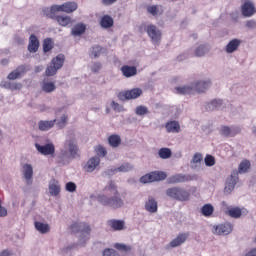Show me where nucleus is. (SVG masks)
Returning <instances> with one entry per match:
<instances>
[{"instance_id":"50","label":"nucleus","mask_w":256,"mask_h":256,"mask_svg":"<svg viewBox=\"0 0 256 256\" xmlns=\"http://www.w3.org/2000/svg\"><path fill=\"white\" fill-rule=\"evenodd\" d=\"M67 119V115H63L61 119L57 122V127H59V129H63V127L67 125Z\"/></svg>"},{"instance_id":"22","label":"nucleus","mask_w":256,"mask_h":256,"mask_svg":"<svg viewBox=\"0 0 256 256\" xmlns=\"http://www.w3.org/2000/svg\"><path fill=\"white\" fill-rule=\"evenodd\" d=\"M57 123V120H41L38 122V129L39 131H49V129H53L55 127V124Z\"/></svg>"},{"instance_id":"5","label":"nucleus","mask_w":256,"mask_h":256,"mask_svg":"<svg viewBox=\"0 0 256 256\" xmlns=\"http://www.w3.org/2000/svg\"><path fill=\"white\" fill-rule=\"evenodd\" d=\"M167 197L175 199L176 201H189L191 194L189 191L181 187H171L166 190Z\"/></svg>"},{"instance_id":"4","label":"nucleus","mask_w":256,"mask_h":256,"mask_svg":"<svg viewBox=\"0 0 256 256\" xmlns=\"http://www.w3.org/2000/svg\"><path fill=\"white\" fill-rule=\"evenodd\" d=\"M70 229L73 233H79L80 231V243H85L86 241H89V237L91 235V226H89V224L85 222H82L80 224L74 222L70 226Z\"/></svg>"},{"instance_id":"1","label":"nucleus","mask_w":256,"mask_h":256,"mask_svg":"<svg viewBox=\"0 0 256 256\" xmlns=\"http://www.w3.org/2000/svg\"><path fill=\"white\" fill-rule=\"evenodd\" d=\"M105 194H99L97 196L98 203L106 207H112V209H119L123 207V200L119 197V191L115 182L111 181L108 186L104 188Z\"/></svg>"},{"instance_id":"55","label":"nucleus","mask_w":256,"mask_h":256,"mask_svg":"<svg viewBox=\"0 0 256 256\" xmlns=\"http://www.w3.org/2000/svg\"><path fill=\"white\" fill-rule=\"evenodd\" d=\"M117 0H102L103 5H113Z\"/></svg>"},{"instance_id":"37","label":"nucleus","mask_w":256,"mask_h":256,"mask_svg":"<svg viewBox=\"0 0 256 256\" xmlns=\"http://www.w3.org/2000/svg\"><path fill=\"white\" fill-rule=\"evenodd\" d=\"M35 227L37 231H39V233H42V234L49 233V231L51 230V228L49 227V224H45L42 222H35Z\"/></svg>"},{"instance_id":"58","label":"nucleus","mask_w":256,"mask_h":256,"mask_svg":"<svg viewBox=\"0 0 256 256\" xmlns=\"http://www.w3.org/2000/svg\"><path fill=\"white\" fill-rule=\"evenodd\" d=\"M245 256H256V248L250 250Z\"/></svg>"},{"instance_id":"23","label":"nucleus","mask_w":256,"mask_h":256,"mask_svg":"<svg viewBox=\"0 0 256 256\" xmlns=\"http://www.w3.org/2000/svg\"><path fill=\"white\" fill-rule=\"evenodd\" d=\"M85 31H87V26L84 23H78L72 28L71 35H73V37H81Z\"/></svg>"},{"instance_id":"31","label":"nucleus","mask_w":256,"mask_h":256,"mask_svg":"<svg viewBox=\"0 0 256 256\" xmlns=\"http://www.w3.org/2000/svg\"><path fill=\"white\" fill-rule=\"evenodd\" d=\"M239 45H241V41L239 39L231 40L226 46V53H234L236 49H239Z\"/></svg>"},{"instance_id":"26","label":"nucleus","mask_w":256,"mask_h":256,"mask_svg":"<svg viewBox=\"0 0 256 256\" xmlns=\"http://www.w3.org/2000/svg\"><path fill=\"white\" fill-rule=\"evenodd\" d=\"M124 77H135L137 75V68L135 66L124 65L121 67Z\"/></svg>"},{"instance_id":"6","label":"nucleus","mask_w":256,"mask_h":256,"mask_svg":"<svg viewBox=\"0 0 256 256\" xmlns=\"http://www.w3.org/2000/svg\"><path fill=\"white\" fill-rule=\"evenodd\" d=\"M63 63H65V55L59 54L54 57L51 60L50 65L46 68V77H53V75H57V71L63 67Z\"/></svg>"},{"instance_id":"3","label":"nucleus","mask_w":256,"mask_h":256,"mask_svg":"<svg viewBox=\"0 0 256 256\" xmlns=\"http://www.w3.org/2000/svg\"><path fill=\"white\" fill-rule=\"evenodd\" d=\"M211 87V80L198 81L193 86L176 87L178 95H193L194 93H205Z\"/></svg>"},{"instance_id":"21","label":"nucleus","mask_w":256,"mask_h":256,"mask_svg":"<svg viewBox=\"0 0 256 256\" xmlns=\"http://www.w3.org/2000/svg\"><path fill=\"white\" fill-rule=\"evenodd\" d=\"M225 213L229 217H232V219H239L243 213H245V209H241L239 207H229Z\"/></svg>"},{"instance_id":"27","label":"nucleus","mask_w":256,"mask_h":256,"mask_svg":"<svg viewBox=\"0 0 256 256\" xmlns=\"http://www.w3.org/2000/svg\"><path fill=\"white\" fill-rule=\"evenodd\" d=\"M113 25H114L113 17H111L109 15H104L100 19V27H102V29H111V27H113Z\"/></svg>"},{"instance_id":"53","label":"nucleus","mask_w":256,"mask_h":256,"mask_svg":"<svg viewBox=\"0 0 256 256\" xmlns=\"http://www.w3.org/2000/svg\"><path fill=\"white\" fill-rule=\"evenodd\" d=\"M97 155H100V157H105V155H107V150H105V148H103V146H98V148L96 149Z\"/></svg>"},{"instance_id":"11","label":"nucleus","mask_w":256,"mask_h":256,"mask_svg":"<svg viewBox=\"0 0 256 256\" xmlns=\"http://www.w3.org/2000/svg\"><path fill=\"white\" fill-rule=\"evenodd\" d=\"M64 148L66 150L64 155H67L68 152L71 159H77V157H79V148L75 140H67L64 144Z\"/></svg>"},{"instance_id":"44","label":"nucleus","mask_w":256,"mask_h":256,"mask_svg":"<svg viewBox=\"0 0 256 256\" xmlns=\"http://www.w3.org/2000/svg\"><path fill=\"white\" fill-rule=\"evenodd\" d=\"M207 51H209V48H207V46L200 45L195 50V57H203V55H205Z\"/></svg>"},{"instance_id":"24","label":"nucleus","mask_w":256,"mask_h":256,"mask_svg":"<svg viewBox=\"0 0 256 256\" xmlns=\"http://www.w3.org/2000/svg\"><path fill=\"white\" fill-rule=\"evenodd\" d=\"M49 193L52 197H57L61 193V186L59 185V181L53 179L49 184Z\"/></svg>"},{"instance_id":"15","label":"nucleus","mask_w":256,"mask_h":256,"mask_svg":"<svg viewBox=\"0 0 256 256\" xmlns=\"http://www.w3.org/2000/svg\"><path fill=\"white\" fill-rule=\"evenodd\" d=\"M100 163L101 159L99 157H92L85 164L84 171H86V173H93V171L99 167Z\"/></svg>"},{"instance_id":"60","label":"nucleus","mask_w":256,"mask_h":256,"mask_svg":"<svg viewBox=\"0 0 256 256\" xmlns=\"http://www.w3.org/2000/svg\"><path fill=\"white\" fill-rule=\"evenodd\" d=\"M9 63V60H2V65H7Z\"/></svg>"},{"instance_id":"12","label":"nucleus","mask_w":256,"mask_h":256,"mask_svg":"<svg viewBox=\"0 0 256 256\" xmlns=\"http://www.w3.org/2000/svg\"><path fill=\"white\" fill-rule=\"evenodd\" d=\"M146 33L152 42L159 43V41H161V31L157 29V26L153 24L148 25L146 27Z\"/></svg>"},{"instance_id":"42","label":"nucleus","mask_w":256,"mask_h":256,"mask_svg":"<svg viewBox=\"0 0 256 256\" xmlns=\"http://www.w3.org/2000/svg\"><path fill=\"white\" fill-rule=\"evenodd\" d=\"M133 165L129 163H123L118 168L114 169V171H119L120 173H128V171H132Z\"/></svg>"},{"instance_id":"8","label":"nucleus","mask_w":256,"mask_h":256,"mask_svg":"<svg viewBox=\"0 0 256 256\" xmlns=\"http://www.w3.org/2000/svg\"><path fill=\"white\" fill-rule=\"evenodd\" d=\"M167 173L163 171H155L146 174L140 178V183H155V181H165Z\"/></svg>"},{"instance_id":"34","label":"nucleus","mask_w":256,"mask_h":256,"mask_svg":"<svg viewBox=\"0 0 256 256\" xmlns=\"http://www.w3.org/2000/svg\"><path fill=\"white\" fill-rule=\"evenodd\" d=\"M108 143L110 147H119V145H121V137L117 134H113L109 136Z\"/></svg>"},{"instance_id":"14","label":"nucleus","mask_w":256,"mask_h":256,"mask_svg":"<svg viewBox=\"0 0 256 256\" xmlns=\"http://www.w3.org/2000/svg\"><path fill=\"white\" fill-rule=\"evenodd\" d=\"M29 69L25 65L18 66L14 71L10 72L7 76V79L10 81H15V79H21L24 74L27 73Z\"/></svg>"},{"instance_id":"13","label":"nucleus","mask_w":256,"mask_h":256,"mask_svg":"<svg viewBox=\"0 0 256 256\" xmlns=\"http://www.w3.org/2000/svg\"><path fill=\"white\" fill-rule=\"evenodd\" d=\"M35 147L37 152L41 153V155H55V145H53V143H48L46 145L36 143Z\"/></svg>"},{"instance_id":"16","label":"nucleus","mask_w":256,"mask_h":256,"mask_svg":"<svg viewBox=\"0 0 256 256\" xmlns=\"http://www.w3.org/2000/svg\"><path fill=\"white\" fill-rule=\"evenodd\" d=\"M241 12L243 17H253L256 13L255 4L249 1L245 2L241 7Z\"/></svg>"},{"instance_id":"51","label":"nucleus","mask_w":256,"mask_h":256,"mask_svg":"<svg viewBox=\"0 0 256 256\" xmlns=\"http://www.w3.org/2000/svg\"><path fill=\"white\" fill-rule=\"evenodd\" d=\"M103 256H117V252L114 249L107 248L103 251Z\"/></svg>"},{"instance_id":"20","label":"nucleus","mask_w":256,"mask_h":256,"mask_svg":"<svg viewBox=\"0 0 256 256\" xmlns=\"http://www.w3.org/2000/svg\"><path fill=\"white\" fill-rule=\"evenodd\" d=\"M28 51L30 53H37L39 51V39L34 34L29 37Z\"/></svg>"},{"instance_id":"48","label":"nucleus","mask_w":256,"mask_h":256,"mask_svg":"<svg viewBox=\"0 0 256 256\" xmlns=\"http://www.w3.org/2000/svg\"><path fill=\"white\" fill-rule=\"evenodd\" d=\"M204 161L207 167H213V165H215V157L212 155H206Z\"/></svg>"},{"instance_id":"17","label":"nucleus","mask_w":256,"mask_h":256,"mask_svg":"<svg viewBox=\"0 0 256 256\" xmlns=\"http://www.w3.org/2000/svg\"><path fill=\"white\" fill-rule=\"evenodd\" d=\"M233 231V224L224 223L215 227L216 235H229Z\"/></svg>"},{"instance_id":"45","label":"nucleus","mask_w":256,"mask_h":256,"mask_svg":"<svg viewBox=\"0 0 256 256\" xmlns=\"http://www.w3.org/2000/svg\"><path fill=\"white\" fill-rule=\"evenodd\" d=\"M103 48L101 46H93L90 51V57L97 58L101 55Z\"/></svg>"},{"instance_id":"52","label":"nucleus","mask_w":256,"mask_h":256,"mask_svg":"<svg viewBox=\"0 0 256 256\" xmlns=\"http://www.w3.org/2000/svg\"><path fill=\"white\" fill-rule=\"evenodd\" d=\"M111 107L114 111H123V106H121L119 103L112 101Z\"/></svg>"},{"instance_id":"18","label":"nucleus","mask_w":256,"mask_h":256,"mask_svg":"<svg viewBox=\"0 0 256 256\" xmlns=\"http://www.w3.org/2000/svg\"><path fill=\"white\" fill-rule=\"evenodd\" d=\"M189 239V232L180 233L175 239L170 242V247L175 248L183 245Z\"/></svg>"},{"instance_id":"35","label":"nucleus","mask_w":256,"mask_h":256,"mask_svg":"<svg viewBox=\"0 0 256 256\" xmlns=\"http://www.w3.org/2000/svg\"><path fill=\"white\" fill-rule=\"evenodd\" d=\"M213 211H215V208H213V205L211 204H205L201 208V213L204 217H211L213 215Z\"/></svg>"},{"instance_id":"25","label":"nucleus","mask_w":256,"mask_h":256,"mask_svg":"<svg viewBox=\"0 0 256 256\" xmlns=\"http://www.w3.org/2000/svg\"><path fill=\"white\" fill-rule=\"evenodd\" d=\"M221 135H224L225 137H235L237 133H241V129L239 128H229L228 126H222L220 130Z\"/></svg>"},{"instance_id":"63","label":"nucleus","mask_w":256,"mask_h":256,"mask_svg":"<svg viewBox=\"0 0 256 256\" xmlns=\"http://www.w3.org/2000/svg\"><path fill=\"white\" fill-rule=\"evenodd\" d=\"M254 243H256V236H255V238H254Z\"/></svg>"},{"instance_id":"56","label":"nucleus","mask_w":256,"mask_h":256,"mask_svg":"<svg viewBox=\"0 0 256 256\" xmlns=\"http://www.w3.org/2000/svg\"><path fill=\"white\" fill-rule=\"evenodd\" d=\"M247 27H250L251 29H253V27H256V22L253 20H250L246 23Z\"/></svg>"},{"instance_id":"59","label":"nucleus","mask_w":256,"mask_h":256,"mask_svg":"<svg viewBox=\"0 0 256 256\" xmlns=\"http://www.w3.org/2000/svg\"><path fill=\"white\" fill-rule=\"evenodd\" d=\"M40 71H43V66H37L35 68V73H39Z\"/></svg>"},{"instance_id":"57","label":"nucleus","mask_w":256,"mask_h":256,"mask_svg":"<svg viewBox=\"0 0 256 256\" xmlns=\"http://www.w3.org/2000/svg\"><path fill=\"white\" fill-rule=\"evenodd\" d=\"M13 255V253H11V251L9 250H3L2 252H0V256H11Z\"/></svg>"},{"instance_id":"2","label":"nucleus","mask_w":256,"mask_h":256,"mask_svg":"<svg viewBox=\"0 0 256 256\" xmlns=\"http://www.w3.org/2000/svg\"><path fill=\"white\" fill-rule=\"evenodd\" d=\"M251 167V162L249 160H243L237 170H234L228 178L226 186L224 188V193H231L233 189H235V185H237V182L239 181V173H247Z\"/></svg>"},{"instance_id":"32","label":"nucleus","mask_w":256,"mask_h":256,"mask_svg":"<svg viewBox=\"0 0 256 256\" xmlns=\"http://www.w3.org/2000/svg\"><path fill=\"white\" fill-rule=\"evenodd\" d=\"M23 169V175L26 181H31V179H33V166H31V164H25Z\"/></svg>"},{"instance_id":"29","label":"nucleus","mask_w":256,"mask_h":256,"mask_svg":"<svg viewBox=\"0 0 256 256\" xmlns=\"http://www.w3.org/2000/svg\"><path fill=\"white\" fill-rule=\"evenodd\" d=\"M167 133H179L181 131V126L177 121H169L165 125Z\"/></svg>"},{"instance_id":"36","label":"nucleus","mask_w":256,"mask_h":256,"mask_svg":"<svg viewBox=\"0 0 256 256\" xmlns=\"http://www.w3.org/2000/svg\"><path fill=\"white\" fill-rule=\"evenodd\" d=\"M4 87L10 91H19L23 89V84L15 82H5Z\"/></svg>"},{"instance_id":"28","label":"nucleus","mask_w":256,"mask_h":256,"mask_svg":"<svg viewBox=\"0 0 256 256\" xmlns=\"http://www.w3.org/2000/svg\"><path fill=\"white\" fill-rule=\"evenodd\" d=\"M145 209L148 213H157V201L153 197H149L148 201L145 203Z\"/></svg>"},{"instance_id":"30","label":"nucleus","mask_w":256,"mask_h":256,"mask_svg":"<svg viewBox=\"0 0 256 256\" xmlns=\"http://www.w3.org/2000/svg\"><path fill=\"white\" fill-rule=\"evenodd\" d=\"M167 181L170 185H175L176 183H185L186 181H189V179H187V176L185 175L176 174L169 177Z\"/></svg>"},{"instance_id":"10","label":"nucleus","mask_w":256,"mask_h":256,"mask_svg":"<svg viewBox=\"0 0 256 256\" xmlns=\"http://www.w3.org/2000/svg\"><path fill=\"white\" fill-rule=\"evenodd\" d=\"M143 95V90L141 88H134L131 90L123 91L118 94V99L120 101H129V99H137Z\"/></svg>"},{"instance_id":"49","label":"nucleus","mask_w":256,"mask_h":256,"mask_svg":"<svg viewBox=\"0 0 256 256\" xmlns=\"http://www.w3.org/2000/svg\"><path fill=\"white\" fill-rule=\"evenodd\" d=\"M66 191L69 193H75V191H77V185L73 182H68L66 184Z\"/></svg>"},{"instance_id":"40","label":"nucleus","mask_w":256,"mask_h":256,"mask_svg":"<svg viewBox=\"0 0 256 256\" xmlns=\"http://www.w3.org/2000/svg\"><path fill=\"white\" fill-rule=\"evenodd\" d=\"M158 155H159L160 159H169L171 157V155H172L171 149H169V148H161L158 151Z\"/></svg>"},{"instance_id":"38","label":"nucleus","mask_w":256,"mask_h":256,"mask_svg":"<svg viewBox=\"0 0 256 256\" xmlns=\"http://www.w3.org/2000/svg\"><path fill=\"white\" fill-rule=\"evenodd\" d=\"M55 89H57V87L55 86V83H53V82H44L42 85V90L45 93H53V91H55Z\"/></svg>"},{"instance_id":"19","label":"nucleus","mask_w":256,"mask_h":256,"mask_svg":"<svg viewBox=\"0 0 256 256\" xmlns=\"http://www.w3.org/2000/svg\"><path fill=\"white\" fill-rule=\"evenodd\" d=\"M108 227L113 231H123L125 229V221L111 219L107 221Z\"/></svg>"},{"instance_id":"61","label":"nucleus","mask_w":256,"mask_h":256,"mask_svg":"<svg viewBox=\"0 0 256 256\" xmlns=\"http://www.w3.org/2000/svg\"><path fill=\"white\" fill-rule=\"evenodd\" d=\"M253 133H254V135H256V128L253 129Z\"/></svg>"},{"instance_id":"41","label":"nucleus","mask_w":256,"mask_h":256,"mask_svg":"<svg viewBox=\"0 0 256 256\" xmlns=\"http://www.w3.org/2000/svg\"><path fill=\"white\" fill-rule=\"evenodd\" d=\"M53 49V40L51 38H46L43 42L44 53H49Z\"/></svg>"},{"instance_id":"62","label":"nucleus","mask_w":256,"mask_h":256,"mask_svg":"<svg viewBox=\"0 0 256 256\" xmlns=\"http://www.w3.org/2000/svg\"><path fill=\"white\" fill-rule=\"evenodd\" d=\"M178 60H179V61H181V56H180V57H178Z\"/></svg>"},{"instance_id":"33","label":"nucleus","mask_w":256,"mask_h":256,"mask_svg":"<svg viewBox=\"0 0 256 256\" xmlns=\"http://www.w3.org/2000/svg\"><path fill=\"white\" fill-rule=\"evenodd\" d=\"M202 161H203V154H201V153L194 154V156L190 162L192 169H197V167H199V165H201Z\"/></svg>"},{"instance_id":"43","label":"nucleus","mask_w":256,"mask_h":256,"mask_svg":"<svg viewBox=\"0 0 256 256\" xmlns=\"http://www.w3.org/2000/svg\"><path fill=\"white\" fill-rule=\"evenodd\" d=\"M223 105V101L221 100H213L211 103L207 105L208 111H215V109H218V107H221Z\"/></svg>"},{"instance_id":"7","label":"nucleus","mask_w":256,"mask_h":256,"mask_svg":"<svg viewBox=\"0 0 256 256\" xmlns=\"http://www.w3.org/2000/svg\"><path fill=\"white\" fill-rule=\"evenodd\" d=\"M79 5L76 2H66L61 5L54 4L50 7L52 13H74L77 11Z\"/></svg>"},{"instance_id":"54","label":"nucleus","mask_w":256,"mask_h":256,"mask_svg":"<svg viewBox=\"0 0 256 256\" xmlns=\"http://www.w3.org/2000/svg\"><path fill=\"white\" fill-rule=\"evenodd\" d=\"M101 70V63H94L92 66L93 73H98Z\"/></svg>"},{"instance_id":"9","label":"nucleus","mask_w":256,"mask_h":256,"mask_svg":"<svg viewBox=\"0 0 256 256\" xmlns=\"http://www.w3.org/2000/svg\"><path fill=\"white\" fill-rule=\"evenodd\" d=\"M46 11V17L49 19H53L54 21H57L58 25L61 27H67V25H71L73 23V20L70 16H64V15H55L57 12L51 11V9L47 8Z\"/></svg>"},{"instance_id":"46","label":"nucleus","mask_w":256,"mask_h":256,"mask_svg":"<svg viewBox=\"0 0 256 256\" xmlns=\"http://www.w3.org/2000/svg\"><path fill=\"white\" fill-rule=\"evenodd\" d=\"M135 113L139 116L147 115L149 114V109L147 108V106L140 105L136 107Z\"/></svg>"},{"instance_id":"47","label":"nucleus","mask_w":256,"mask_h":256,"mask_svg":"<svg viewBox=\"0 0 256 256\" xmlns=\"http://www.w3.org/2000/svg\"><path fill=\"white\" fill-rule=\"evenodd\" d=\"M114 247L118 251H123L124 253H129V251H131V246H128V245H125V244H121V243H116L114 245Z\"/></svg>"},{"instance_id":"39","label":"nucleus","mask_w":256,"mask_h":256,"mask_svg":"<svg viewBox=\"0 0 256 256\" xmlns=\"http://www.w3.org/2000/svg\"><path fill=\"white\" fill-rule=\"evenodd\" d=\"M148 13H150V15H153L154 17L157 15H161L163 13V8L159 7V6H150L147 8Z\"/></svg>"}]
</instances>
